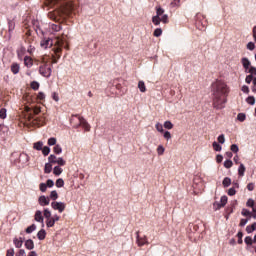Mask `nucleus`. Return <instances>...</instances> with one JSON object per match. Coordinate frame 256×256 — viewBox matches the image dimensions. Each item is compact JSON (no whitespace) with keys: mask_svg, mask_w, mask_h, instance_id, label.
Masks as SVG:
<instances>
[{"mask_svg":"<svg viewBox=\"0 0 256 256\" xmlns=\"http://www.w3.org/2000/svg\"><path fill=\"white\" fill-rule=\"evenodd\" d=\"M157 153H158V156H163V153H165V147L163 145H159L157 147Z\"/></svg>","mask_w":256,"mask_h":256,"instance_id":"obj_31","label":"nucleus"},{"mask_svg":"<svg viewBox=\"0 0 256 256\" xmlns=\"http://www.w3.org/2000/svg\"><path fill=\"white\" fill-rule=\"evenodd\" d=\"M46 225L48 227L55 226V215L52 216V213H50V220L46 222Z\"/></svg>","mask_w":256,"mask_h":256,"instance_id":"obj_24","label":"nucleus"},{"mask_svg":"<svg viewBox=\"0 0 256 256\" xmlns=\"http://www.w3.org/2000/svg\"><path fill=\"white\" fill-rule=\"evenodd\" d=\"M16 28V19H8V32L12 34L13 30Z\"/></svg>","mask_w":256,"mask_h":256,"instance_id":"obj_10","label":"nucleus"},{"mask_svg":"<svg viewBox=\"0 0 256 256\" xmlns=\"http://www.w3.org/2000/svg\"><path fill=\"white\" fill-rule=\"evenodd\" d=\"M245 171H246V167L243 164V162H241V164L238 167V176H240V177L245 176Z\"/></svg>","mask_w":256,"mask_h":256,"instance_id":"obj_16","label":"nucleus"},{"mask_svg":"<svg viewBox=\"0 0 256 256\" xmlns=\"http://www.w3.org/2000/svg\"><path fill=\"white\" fill-rule=\"evenodd\" d=\"M152 22L154 23V26H160L161 19H159V7L156 8V15L152 17Z\"/></svg>","mask_w":256,"mask_h":256,"instance_id":"obj_13","label":"nucleus"},{"mask_svg":"<svg viewBox=\"0 0 256 256\" xmlns=\"http://www.w3.org/2000/svg\"><path fill=\"white\" fill-rule=\"evenodd\" d=\"M241 213H242V215H245V216H248V217H252V213L248 209H242Z\"/></svg>","mask_w":256,"mask_h":256,"instance_id":"obj_52","label":"nucleus"},{"mask_svg":"<svg viewBox=\"0 0 256 256\" xmlns=\"http://www.w3.org/2000/svg\"><path fill=\"white\" fill-rule=\"evenodd\" d=\"M247 48L248 50H255V43H253V41H249V43H247Z\"/></svg>","mask_w":256,"mask_h":256,"instance_id":"obj_51","label":"nucleus"},{"mask_svg":"<svg viewBox=\"0 0 256 256\" xmlns=\"http://www.w3.org/2000/svg\"><path fill=\"white\" fill-rule=\"evenodd\" d=\"M34 149H37L38 151L43 150V143L41 140H39L38 143H34Z\"/></svg>","mask_w":256,"mask_h":256,"instance_id":"obj_35","label":"nucleus"},{"mask_svg":"<svg viewBox=\"0 0 256 256\" xmlns=\"http://www.w3.org/2000/svg\"><path fill=\"white\" fill-rule=\"evenodd\" d=\"M25 246L31 252L32 249L34 248L35 244H34L33 240H26Z\"/></svg>","mask_w":256,"mask_h":256,"instance_id":"obj_22","label":"nucleus"},{"mask_svg":"<svg viewBox=\"0 0 256 256\" xmlns=\"http://www.w3.org/2000/svg\"><path fill=\"white\" fill-rule=\"evenodd\" d=\"M15 255V250L14 248H8V251L6 253V256H14Z\"/></svg>","mask_w":256,"mask_h":256,"instance_id":"obj_58","label":"nucleus"},{"mask_svg":"<svg viewBox=\"0 0 256 256\" xmlns=\"http://www.w3.org/2000/svg\"><path fill=\"white\" fill-rule=\"evenodd\" d=\"M136 242L138 246H145V244H149L147 235H143L141 238L139 231L136 232Z\"/></svg>","mask_w":256,"mask_h":256,"instance_id":"obj_8","label":"nucleus"},{"mask_svg":"<svg viewBox=\"0 0 256 256\" xmlns=\"http://www.w3.org/2000/svg\"><path fill=\"white\" fill-rule=\"evenodd\" d=\"M24 39H25L26 43H28L29 45L31 43H34L35 37L33 36V31L32 30H26Z\"/></svg>","mask_w":256,"mask_h":256,"instance_id":"obj_9","label":"nucleus"},{"mask_svg":"<svg viewBox=\"0 0 256 256\" xmlns=\"http://www.w3.org/2000/svg\"><path fill=\"white\" fill-rule=\"evenodd\" d=\"M247 103H249V105H255L256 103V98L255 96H248V98H246Z\"/></svg>","mask_w":256,"mask_h":256,"instance_id":"obj_30","label":"nucleus"},{"mask_svg":"<svg viewBox=\"0 0 256 256\" xmlns=\"http://www.w3.org/2000/svg\"><path fill=\"white\" fill-rule=\"evenodd\" d=\"M164 127H165L166 129H173L174 125H173V123L171 122V120H165Z\"/></svg>","mask_w":256,"mask_h":256,"instance_id":"obj_33","label":"nucleus"},{"mask_svg":"<svg viewBox=\"0 0 256 256\" xmlns=\"http://www.w3.org/2000/svg\"><path fill=\"white\" fill-rule=\"evenodd\" d=\"M249 72L251 73L252 79H254L253 74H256V68H254L253 65L250 66L249 68Z\"/></svg>","mask_w":256,"mask_h":256,"instance_id":"obj_61","label":"nucleus"},{"mask_svg":"<svg viewBox=\"0 0 256 256\" xmlns=\"http://www.w3.org/2000/svg\"><path fill=\"white\" fill-rule=\"evenodd\" d=\"M53 173L55 174V176H61V173H63L62 167H59V165H57L56 167H54Z\"/></svg>","mask_w":256,"mask_h":256,"instance_id":"obj_25","label":"nucleus"},{"mask_svg":"<svg viewBox=\"0 0 256 256\" xmlns=\"http://www.w3.org/2000/svg\"><path fill=\"white\" fill-rule=\"evenodd\" d=\"M26 52V48H20L18 51H17V54L18 56H23Z\"/></svg>","mask_w":256,"mask_h":256,"instance_id":"obj_62","label":"nucleus"},{"mask_svg":"<svg viewBox=\"0 0 256 256\" xmlns=\"http://www.w3.org/2000/svg\"><path fill=\"white\" fill-rule=\"evenodd\" d=\"M76 116L78 117L79 123L78 125L81 127H83L86 131H90L91 129V125L87 122L86 118H84L83 116H79V114H76ZM77 125V127H79Z\"/></svg>","mask_w":256,"mask_h":256,"instance_id":"obj_6","label":"nucleus"},{"mask_svg":"<svg viewBox=\"0 0 256 256\" xmlns=\"http://www.w3.org/2000/svg\"><path fill=\"white\" fill-rule=\"evenodd\" d=\"M46 235H47V232L45 231V229H41L37 233L38 240H45Z\"/></svg>","mask_w":256,"mask_h":256,"instance_id":"obj_18","label":"nucleus"},{"mask_svg":"<svg viewBox=\"0 0 256 256\" xmlns=\"http://www.w3.org/2000/svg\"><path fill=\"white\" fill-rule=\"evenodd\" d=\"M238 120H240L241 123H243L244 120H246V114L240 113L237 116Z\"/></svg>","mask_w":256,"mask_h":256,"instance_id":"obj_53","label":"nucleus"},{"mask_svg":"<svg viewBox=\"0 0 256 256\" xmlns=\"http://www.w3.org/2000/svg\"><path fill=\"white\" fill-rule=\"evenodd\" d=\"M48 160H50L52 166H53V165H57V160H58V158H57V156H55L54 154H51V155L49 156Z\"/></svg>","mask_w":256,"mask_h":256,"instance_id":"obj_26","label":"nucleus"},{"mask_svg":"<svg viewBox=\"0 0 256 256\" xmlns=\"http://www.w3.org/2000/svg\"><path fill=\"white\" fill-rule=\"evenodd\" d=\"M29 122L32 123V125H35L37 127H42L43 125H46V116H29Z\"/></svg>","mask_w":256,"mask_h":256,"instance_id":"obj_5","label":"nucleus"},{"mask_svg":"<svg viewBox=\"0 0 256 256\" xmlns=\"http://www.w3.org/2000/svg\"><path fill=\"white\" fill-rule=\"evenodd\" d=\"M213 149L215 151H222V145H220L219 142L217 143L216 140H214Z\"/></svg>","mask_w":256,"mask_h":256,"instance_id":"obj_34","label":"nucleus"},{"mask_svg":"<svg viewBox=\"0 0 256 256\" xmlns=\"http://www.w3.org/2000/svg\"><path fill=\"white\" fill-rule=\"evenodd\" d=\"M26 254V251L24 248L20 247V251L16 254V256H24Z\"/></svg>","mask_w":256,"mask_h":256,"instance_id":"obj_64","label":"nucleus"},{"mask_svg":"<svg viewBox=\"0 0 256 256\" xmlns=\"http://www.w3.org/2000/svg\"><path fill=\"white\" fill-rule=\"evenodd\" d=\"M163 33L162 28H156L153 32L154 37H161V34Z\"/></svg>","mask_w":256,"mask_h":256,"instance_id":"obj_37","label":"nucleus"},{"mask_svg":"<svg viewBox=\"0 0 256 256\" xmlns=\"http://www.w3.org/2000/svg\"><path fill=\"white\" fill-rule=\"evenodd\" d=\"M51 149L50 147H42V153L44 154V156H48L50 153Z\"/></svg>","mask_w":256,"mask_h":256,"instance_id":"obj_47","label":"nucleus"},{"mask_svg":"<svg viewBox=\"0 0 256 256\" xmlns=\"http://www.w3.org/2000/svg\"><path fill=\"white\" fill-rule=\"evenodd\" d=\"M224 167H226V169H230L231 167H233V160H225Z\"/></svg>","mask_w":256,"mask_h":256,"instance_id":"obj_39","label":"nucleus"},{"mask_svg":"<svg viewBox=\"0 0 256 256\" xmlns=\"http://www.w3.org/2000/svg\"><path fill=\"white\" fill-rule=\"evenodd\" d=\"M0 118H7V110L5 107H1Z\"/></svg>","mask_w":256,"mask_h":256,"instance_id":"obj_41","label":"nucleus"},{"mask_svg":"<svg viewBox=\"0 0 256 256\" xmlns=\"http://www.w3.org/2000/svg\"><path fill=\"white\" fill-rule=\"evenodd\" d=\"M30 158L28 154H25V152H22L19 156V162L22 163V165H26L27 162H29Z\"/></svg>","mask_w":256,"mask_h":256,"instance_id":"obj_12","label":"nucleus"},{"mask_svg":"<svg viewBox=\"0 0 256 256\" xmlns=\"http://www.w3.org/2000/svg\"><path fill=\"white\" fill-rule=\"evenodd\" d=\"M51 207L55 211H59L60 213H63L66 209V204L65 202H51Z\"/></svg>","mask_w":256,"mask_h":256,"instance_id":"obj_7","label":"nucleus"},{"mask_svg":"<svg viewBox=\"0 0 256 256\" xmlns=\"http://www.w3.org/2000/svg\"><path fill=\"white\" fill-rule=\"evenodd\" d=\"M57 143H55L54 146V153H62L63 149L61 147V145H56Z\"/></svg>","mask_w":256,"mask_h":256,"instance_id":"obj_45","label":"nucleus"},{"mask_svg":"<svg viewBox=\"0 0 256 256\" xmlns=\"http://www.w3.org/2000/svg\"><path fill=\"white\" fill-rule=\"evenodd\" d=\"M212 105L215 109H224L228 103L230 87L225 81H214L211 85Z\"/></svg>","mask_w":256,"mask_h":256,"instance_id":"obj_2","label":"nucleus"},{"mask_svg":"<svg viewBox=\"0 0 256 256\" xmlns=\"http://www.w3.org/2000/svg\"><path fill=\"white\" fill-rule=\"evenodd\" d=\"M138 87L140 89V92H146L147 87L145 85V81H139Z\"/></svg>","mask_w":256,"mask_h":256,"instance_id":"obj_28","label":"nucleus"},{"mask_svg":"<svg viewBox=\"0 0 256 256\" xmlns=\"http://www.w3.org/2000/svg\"><path fill=\"white\" fill-rule=\"evenodd\" d=\"M155 127H156L157 131H160V133H163L164 128H163L162 123H156Z\"/></svg>","mask_w":256,"mask_h":256,"instance_id":"obj_54","label":"nucleus"},{"mask_svg":"<svg viewBox=\"0 0 256 256\" xmlns=\"http://www.w3.org/2000/svg\"><path fill=\"white\" fill-rule=\"evenodd\" d=\"M36 222H41L44 225V218L42 211H36L34 215Z\"/></svg>","mask_w":256,"mask_h":256,"instance_id":"obj_14","label":"nucleus"},{"mask_svg":"<svg viewBox=\"0 0 256 256\" xmlns=\"http://www.w3.org/2000/svg\"><path fill=\"white\" fill-rule=\"evenodd\" d=\"M39 72L42 76H45L46 79H49L52 74V65H49V63L43 59L40 63Z\"/></svg>","mask_w":256,"mask_h":256,"instance_id":"obj_4","label":"nucleus"},{"mask_svg":"<svg viewBox=\"0 0 256 256\" xmlns=\"http://www.w3.org/2000/svg\"><path fill=\"white\" fill-rule=\"evenodd\" d=\"M237 237H238V244H243V233H242V231H239L237 233Z\"/></svg>","mask_w":256,"mask_h":256,"instance_id":"obj_46","label":"nucleus"},{"mask_svg":"<svg viewBox=\"0 0 256 256\" xmlns=\"http://www.w3.org/2000/svg\"><path fill=\"white\" fill-rule=\"evenodd\" d=\"M231 183H232L231 178H228V177L224 178V180H223V186L224 187H230Z\"/></svg>","mask_w":256,"mask_h":256,"instance_id":"obj_36","label":"nucleus"},{"mask_svg":"<svg viewBox=\"0 0 256 256\" xmlns=\"http://www.w3.org/2000/svg\"><path fill=\"white\" fill-rule=\"evenodd\" d=\"M36 229V224H31L30 226H27L26 233H33V231H36Z\"/></svg>","mask_w":256,"mask_h":256,"instance_id":"obj_29","label":"nucleus"},{"mask_svg":"<svg viewBox=\"0 0 256 256\" xmlns=\"http://www.w3.org/2000/svg\"><path fill=\"white\" fill-rule=\"evenodd\" d=\"M51 211L49 209H44V217H46V223L50 220Z\"/></svg>","mask_w":256,"mask_h":256,"instance_id":"obj_40","label":"nucleus"},{"mask_svg":"<svg viewBox=\"0 0 256 256\" xmlns=\"http://www.w3.org/2000/svg\"><path fill=\"white\" fill-rule=\"evenodd\" d=\"M230 149H231L232 153L233 152L234 153H238V151H239L238 145H231Z\"/></svg>","mask_w":256,"mask_h":256,"instance_id":"obj_59","label":"nucleus"},{"mask_svg":"<svg viewBox=\"0 0 256 256\" xmlns=\"http://www.w3.org/2000/svg\"><path fill=\"white\" fill-rule=\"evenodd\" d=\"M236 189L235 187H231L230 189H228V195H235L236 194Z\"/></svg>","mask_w":256,"mask_h":256,"instance_id":"obj_63","label":"nucleus"},{"mask_svg":"<svg viewBox=\"0 0 256 256\" xmlns=\"http://www.w3.org/2000/svg\"><path fill=\"white\" fill-rule=\"evenodd\" d=\"M254 205H255V200H253L252 198H249V200L247 201V207L252 208V213H254Z\"/></svg>","mask_w":256,"mask_h":256,"instance_id":"obj_32","label":"nucleus"},{"mask_svg":"<svg viewBox=\"0 0 256 256\" xmlns=\"http://www.w3.org/2000/svg\"><path fill=\"white\" fill-rule=\"evenodd\" d=\"M52 169H53L52 162H50V160H49V162H46L44 171H45V173H51Z\"/></svg>","mask_w":256,"mask_h":256,"instance_id":"obj_23","label":"nucleus"},{"mask_svg":"<svg viewBox=\"0 0 256 256\" xmlns=\"http://www.w3.org/2000/svg\"><path fill=\"white\" fill-rule=\"evenodd\" d=\"M246 83L250 84L252 83L253 81V76H252V73L249 72V74L246 76V79H245Z\"/></svg>","mask_w":256,"mask_h":256,"instance_id":"obj_49","label":"nucleus"},{"mask_svg":"<svg viewBox=\"0 0 256 256\" xmlns=\"http://www.w3.org/2000/svg\"><path fill=\"white\" fill-rule=\"evenodd\" d=\"M40 191H47V184L45 182H40Z\"/></svg>","mask_w":256,"mask_h":256,"instance_id":"obj_57","label":"nucleus"},{"mask_svg":"<svg viewBox=\"0 0 256 256\" xmlns=\"http://www.w3.org/2000/svg\"><path fill=\"white\" fill-rule=\"evenodd\" d=\"M50 198L51 200H53V202H57V199L59 198V196L56 190L51 191Z\"/></svg>","mask_w":256,"mask_h":256,"instance_id":"obj_27","label":"nucleus"},{"mask_svg":"<svg viewBox=\"0 0 256 256\" xmlns=\"http://www.w3.org/2000/svg\"><path fill=\"white\" fill-rule=\"evenodd\" d=\"M10 70L13 74H19L20 72V65L19 63H12L11 64V67H10Z\"/></svg>","mask_w":256,"mask_h":256,"instance_id":"obj_15","label":"nucleus"},{"mask_svg":"<svg viewBox=\"0 0 256 256\" xmlns=\"http://www.w3.org/2000/svg\"><path fill=\"white\" fill-rule=\"evenodd\" d=\"M160 21H162L163 23H169V17H168V15H165V12H163V15H162Z\"/></svg>","mask_w":256,"mask_h":256,"instance_id":"obj_48","label":"nucleus"},{"mask_svg":"<svg viewBox=\"0 0 256 256\" xmlns=\"http://www.w3.org/2000/svg\"><path fill=\"white\" fill-rule=\"evenodd\" d=\"M24 63L26 65V67H32L33 59L31 58V56H25Z\"/></svg>","mask_w":256,"mask_h":256,"instance_id":"obj_21","label":"nucleus"},{"mask_svg":"<svg viewBox=\"0 0 256 256\" xmlns=\"http://www.w3.org/2000/svg\"><path fill=\"white\" fill-rule=\"evenodd\" d=\"M242 64L245 67V70H249L251 66V61H249V59L244 56V58L242 59Z\"/></svg>","mask_w":256,"mask_h":256,"instance_id":"obj_19","label":"nucleus"},{"mask_svg":"<svg viewBox=\"0 0 256 256\" xmlns=\"http://www.w3.org/2000/svg\"><path fill=\"white\" fill-rule=\"evenodd\" d=\"M227 202H228L227 196H222L220 202L217 204L218 209H221V207H225Z\"/></svg>","mask_w":256,"mask_h":256,"instance_id":"obj_17","label":"nucleus"},{"mask_svg":"<svg viewBox=\"0 0 256 256\" xmlns=\"http://www.w3.org/2000/svg\"><path fill=\"white\" fill-rule=\"evenodd\" d=\"M253 242H254V240L251 238V236L247 235L246 238H245V244L251 246L253 244Z\"/></svg>","mask_w":256,"mask_h":256,"instance_id":"obj_42","label":"nucleus"},{"mask_svg":"<svg viewBox=\"0 0 256 256\" xmlns=\"http://www.w3.org/2000/svg\"><path fill=\"white\" fill-rule=\"evenodd\" d=\"M47 3L51 8L55 6L54 10L48 12V17L55 21V24L50 25L51 30H54V32L62 30V19L75 17L79 12L77 0H48Z\"/></svg>","mask_w":256,"mask_h":256,"instance_id":"obj_1","label":"nucleus"},{"mask_svg":"<svg viewBox=\"0 0 256 256\" xmlns=\"http://www.w3.org/2000/svg\"><path fill=\"white\" fill-rule=\"evenodd\" d=\"M64 43L65 41L63 37H54L53 39L44 37L40 41L41 48L44 50H47V48H52V63H58L59 59H61Z\"/></svg>","mask_w":256,"mask_h":256,"instance_id":"obj_3","label":"nucleus"},{"mask_svg":"<svg viewBox=\"0 0 256 256\" xmlns=\"http://www.w3.org/2000/svg\"><path fill=\"white\" fill-rule=\"evenodd\" d=\"M56 143H57V138L52 137V138L48 139V145H54L55 146Z\"/></svg>","mask_w":256,"mask_h":256,"instance_id":"obj_56","label":"nucleus"},{"mask_svg":"<svg viewBox=\"0 0 256 256\" xmlns=\"http://www.w3.org/2000/svg\"><path fill=\"white\" fill-rule=\"evenodd\" d=\"M57 165L59 167L65 166L66 165V160H64V158H57Z\"/></svg>","mask_w":256,"mask_h":256,"instance_id":"obj_43","label":"nucleus"},{"mask_svg":"<svg viewBox=\"0 0 256 256\" xmlns=\"http://www.w3.org/2000/svg\"><path fill=\"white\" fill-rule=\"evenodd\" d=\"M39 204L41 207H47V205L50 204V198H47L46 196H40Z\"/></svg>","mask_w":256,"mask_h":256,"instance_id":"obj_11","label":"nucleus"},{"mask_svg":"<svg viewBox=\"0 0 256 256\" xmlns=\"http://www.w3.org/2000/svg\"><path fill=\"white\" fill-rule=\"evenodd\" d=\"M30 86L32 87V89H39L40 83L38 81H32L30 83Z\"/></svg>","mask_w":256,"mask_h":256,"instance_id":"obj_44","label":"nucleus"},{"mask_svg":"<svg viewBox=\"0 0 256 256\" xmlns=\"http://www.w3.org/2000/svg\"><path fill=\"white\" fill-rule=\"evenodd\" d=\"M218 142L221 145H223L225 143V136H224V134H220V136H218Z\"/></svg>","mask_w":256,"mask_h":256,"instance_id":"obj_55","label":"nucleus"},{"mask_svg":"<svg viewBox=\"0 0 256 256\" xmlns=\"http://www.w3.org/2000/svg\"><path fill=\"white\" fill-rule=\"evenodd\" d=\"M13 242L16 248H21L23 246V238H14Z\"/></svg>","mask_w":256,"mask_h":256,"instance_id":"obj_20","label":"nucleus"},{"mask_svg":"<svg viewBox=\"0 0 256 256\" xmlns=\"http://www.w3.org/2000/svg\"><path fill=\"white\" fill-rule=\"evenodd\" d=\"M34 50H35V46L33 45V43H30L28 47L29 54H33Z\"/></svg>","mask_w":256,"mask_h":256,"instance_id":"obj_60","label":"nucleus"},{"mask_svg":"<svg viewBox=\"0 0 256 256\" xmlns=\"http://www.w3.org/2000/svg\"><path fill=\"white\" fill-rule=\"evenodd\" d=\"M64 184H65V182H64L63 178H58L56 180V187H58V188L64 187Z\"/></svg>","mask_w":256,"mask_h":256,"instance_id":"obj_38","label":"nucleus"},{"mask_svg":"<svg viewBox=\"0 0 256 256\" xmlns=\"http://www.w3.org/2000/svg\"><path fill=\"white\" fill-rule=\"evenodd\" d=\"M164 8H161V6L158 7V17L159 19H162L163 15H164Z\"/></svg>","mask_w":256,"mask_h":256,"instance_id":"obj_50","label":"nucleus"}]
</instances>
